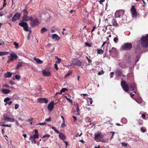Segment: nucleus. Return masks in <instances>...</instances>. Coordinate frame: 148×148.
<instances>
[{
	"label": "nucleus",
	"instance_id": "nucleus-1",
	"mask_svg": "<svg viewBox=\"0 0 148 148\" xmlns=\"http://www.w3.org/2000/svg\"><path fill=\"white\" fill-rule=\"evenodd\" d=\"M142 46L144 48L148 47V34L146 36H143L141 38Z\"/></svg>",
	"mask_w": 148,
	"mask_h": 148
},
{
	"label": "nucleus",
	"instance_id": "nucleus-2",
	"mask_svg": "<svg viewBox=\"0 0 148 148\" xmlns=\"http://www.w3.org/2000/svg\"><path fill=\"white\" fill-rule=\"evenodd\" d=\"M29 20L31 21V25L32 27H34L38 25L39 23L38 20L36 18H33L30 17H29Z\"/></svg>",
	"mask_w": 148,
	"mask_h": 148
},
{
	"label": "nucleus",
	"instance_id": "nucleus-3",
	"mask_svg": "<svg viewBox=\"0 0 148 148\" xmlns=\"http://www.w3.org/2000/svg\"><path fill=\"white\" fill-rule=\"evenodd\" d=\"M132 47V44L130 43L127 42L125 43L121 47L122 49L124 50H130Z\"/></svg>",
	"mask_w": 148,
	"mask_h": 148
},
{
	"label": "nucleus",
	"instance_id": "nucleus-4",
	"mask_svg": "<svg viewBox=\"0 0 148 148\" xmlns=\"http://www.w3.org/2000/svg\"><path fill=\"white\" fill-rule=\"evenodd\" d=\"M125 11L123 10H120L116 11L115 14V17L116 18H120L121 16L124 14Z\"/></svg>",
	"mask_w": 148,
	"mask_h": 148
},
{
	"label": "nucleus",
	"instance_id": "nucleus-5",
	"mask_svg": "<svg viewBox=\"0 0 148 148\" xmlns=\"http://www.w3.org/2000/svg\"><path fill=\"white\" fill-rule=\"evenodd\" d=\"M121 85L123 90L126 92L128 91L129 88L128 85L125 81H122L121 82Z\"/></svg>",
	"mask_w": 148,
	"mask_h": 148
},
{
	"label": "nucleus",
	"instance_id": "nucleus-6",
	"mask_svg": "<svg viewBox=\"0 0 148 148\" xmlns=\"http://www.w3.org/2000/svg\"><path fill=\"white\" fill-rule=\"evenodd\" d=\"M130 11L132 14V16L133 18H136L137 16V13L136 9L134 5H132L130 9Z\"/></svg>",
	"mask_w": 148,
	"mask_h": 148
},
{
	"label": "nucleus",
	"instance_id": "nucleus-7",
	"mask_svg": "<svg viewBox=\"0 0 148 148\" xmlns=\"http://www.w3.org/2000/svg\"><path fill=\"white\" fill-rule=\"evenodd\" d=\"M139 59V57L138 56L134 55L131 60L130 59V58H128V63H130L134 61V62H135V63H136L137 62H138V61Z\"/></svg>",
	"mask_w": 148,
	"mask_h": 148
},
{
	"label": "nucleus",
	"instance_id": "nucleus-8",
	"mask_svg": "<svg viewBox=\"0 0 148 148\" xmlns=\"http://www.w3.org/2000/svg\"><path fill=\"white\" fill-rule=\"evenodd\" d=\"M18 25L23 27V29L26 31H28V27L27 23L25 22H22L18 23Z\"/></svg>",
	"mask_w": 148,
	"mask_h": 148
},
{
	"label": "nucleus",
	"instance_id": "nucleus-9",
	"mask_svg": "<svg viewBox=\"0 0 148 148\" xmlns=\"http://www.w3.org/2000/svg\"><path fill=\"white\" fill-rule=\"evenodd\" d=\"M20 16L21 14L20 13H16L12 19V21L14 22L17 20H19Z\"/></svg>",
	"mask_w": 148,
	"mask_h": 148
},
{
	"label": "nucleus",
	"instance_id": "nucleus-10",
	"mask_svg": "<svg viewBox=\"0 0 148 148\" xmlns=\"http://www.w3.org/2000/svg\"><path fill=\"white\" fill-rule=\"evenodd\" d=\"M10 62L13 61L14 59L17 58L18 56L17 55L14 53L10 54Z\"/></svg>",
	"mask_w": 148,
	"mask_h": 148
},
{
	"label": "nucleus",
	"instance_id": "nucleus-11",
	"mask_svg": "<svg viewBox=\"0 0 148 148\" xmlns=\"http://www.w3.org/2000/svg\"><path fill=\"white\" fill-rule=\"evenodd\" d=\"M54 104L53 101H52L47 106L48 110L50 112L54 108Z\"/></svg>",
	"mask_w": 148,
	"mask_h": 148
},
{
	"label": "nucleus",
	"instance_id": "nucleus-12",
	"mask_svg": "<svg viewBox=\"0 0 148 148\" xmlns=\"http://www.w3.org/2000/svg\"><path fill=\"white\" fill-rule=\"evenodd\" d=\"M109 53L112 56H114L116 55L117 51L115 48L113 47L111 49L109 50Z\"/></svg>",
	"mask_w": 148,
	"mask_h": 148
},
{
	"label": "nucleus",
	"instance_id": "nucleus-13",
	"mask_svg": "<svg viewBox=\"0 0 148 148\" xmlns=\"http://www.w3.org/2000/svg\"><path fill=\"white\" fill-rule=\"evenodd\" d=\"M103 137V135L101 132L95 134V140L101 139Z\"/></svg>",
	"mask_w": 148,
	"mask_h": 148
},
{
	"label": "nucleus",
	"instance_id": "nucleus-14",
	"mask_svg": "<svg viewBox=\"0 0 148 148\" xmlns=\"http://www.w3.org/2000/svg\"><path fill=\"white\" fill-rule=\"evenodd\" d=\"M38 101L40 103H47L48 102V100L45 98H38L37 99Z\"/></svg>",
	"mask_w": 148,
	"mask_h": 148
},
{
	"label": "nucleus",
	"instance_id": "nucleus-15",
	"mask_svg": "<svg viewBox=\"0 0 148 148\" xmlns=\"http://www.w3.org/2000/svg\"><path fill=\"white\" fill-rule=\"evenodd\" d=\"M115 73H116L117 77L120 76L122 74V70L119 69H117L115 71Z\"/></svg>",
	"mask_w": 148,
	"mask_h": 148
},
{
	"label": "nucleus",
	"instance_id": "nucleus-16",
	"mask_svg": "<svg viewBox=\"0 0 148 148\" xmlns=\"http://www.w3.org/2000/svg\"><path fill=\"white\" fill-rule=\"evenodd\" d=\"M130 89L131 90H135L136 89V86L135 83H132L129 84Z\"/></svg>",
	"mask_w": 148,
	"mask_h": 148
},
{
	"label": "nucleus",
	"instance_id": "nucleus-17",
	"mask_svg": "<svg viewBox=\"0 0 148 148\" xmlns=\"http://www.w3.org/2000/svg\"><path fill=\"white\" fill-rule=\"evenodd\" d=\"M43 75L45 76H50L51 75V73L50 72L47 71L45 70L42 71Z\"/></svg>",
	"mask_w": 148,
	"mask_h": 148
},
{
	"label": "nucleus",
	"instance_id": "nucleus-18",
	"mask_svg": "<svg viewBox=\"0 0 148 148\" xmlns=\"http://www.w3.org/2000/svg\"><path fill=\"white\" fill-rule=\"evenodd\" d=\"M51 38L53 39H55L56 41H58L60 40V38L56 34H53L52 35Z\"/></svg>",
	"mask_w": 148,
	"mask_h": 148
},
{
	"label": "nucleus",
	"instance_id": "nucleus-19",
	"mask_svg": "<svg viewBox=\"0 0 148 148\" xmlns=\"http://www.w3.org/2000/svg\"><path fill=\"white\" fill-rule=\"evenodd\" d=\"M77 65H78L79 66H81V62L79 60H77L75 63H73L71 64V66H75Z\"/></svg>",
	"mask_w": 148,
	"mask_h": 148
},
{
	"label": "nucleus",
	"instance_id": "nucleus-20",
	"mask_svg": "<svg viewBox=\"0 0 148 148\" xmlns=\"http://www.w3.org/2000/svg\"><path fill=\"white\" fill-rule=\"evenodd\" d=\"M112 23L113 26L115 27H116L118 25V24L117 23L116 19L113 18L112 21Z\"/></svg>",
	"mask_w": 148,
	"mask_h": 148
},
{
	"label": "nucleus",
	"instance_id": "nucleus-21",
	"mask_svg": "<svg viewBox=\"0 0 148 148\" xmlns=\"http://www.w3.org/2000/svg\"><path fill=\"white\" fill-rule=\"evenodd\" d=\"M29 20V17L28 18L27 16H23L22 22L27 21Z\"/></svg>",
	"mask_w": 148,
	"mask_h": 148
},
{
	"label": "nucleus",
	"instance_id": "nucleus-22",
	"mask_svg": "<svg viewBox=\"0 0 148 148\" xmlns=\"http://www.w3.org/2000/svg\"><path fill=\"white\" fill-rule=\"evenodd\" d=\"M59 137L61 139L63 140L65 139L66 138L65 136L61 132H60L59 133Z\"/></svg>",
	"mask_w": 148,
	"mask_h": 148
},
{
	"label": "nucleus",
	"instance_id": "nucleus-23",
	"mask_svg": "<svg viewBox=\"0 0 148 148\" xmlns=\"http://www.w3.org/2000/svg\"><path fill=\"white\" fill-rule=\"evenodd\" d=\"M50 137V135L49 134H47L45 135H44L42 137V138H45L43 140L44 141H46L47 140V138L49 137Z\"/></svg>",
	"mask_w": 148,
	"mask_h": 148
},
{
	"label": "nucleus",
	"instance_id": "nucleus-24",
	"mask_svg": "<svg viewBox=\"0 0 148 148\" xmlns=\"http://www.w3.org/2000/svg\"><path fill=\"white\" fill-rule=\"evenodd\" d=\"M34 60L38 64H41L42 62V61H41L40 59L36 58H34Z\"/></svg>",
	"mask_w": 148,
	"mask_h": 148
},
{
	"label": "nucleus",
	"instance_id": "nucleus-25",
	"mask_svg": "<svg viewBox=\"0 0 148 148\" xmlns=\"http://www.w3.org/2000/svg\"><path fill=\"white\" fill-rule=\"evenodd\" d=\"M3 118V120H4L5 121H9V117H7L6 114H5L4 115Z\"/></svg>",
	"mask_w": 148,
	"mask_h": 148
},
{
	"label": "nucleus",
	"instance_id": "nucleus-26",
	"mask_svg": "<svg viewBox=\"0 0 148 148\" xmlns=\"http://www.w3.org/2000/svg\"><path fill=\"white\" fill-rule=\"evenodd\" d=\"M29 140L32 141V143H36L37 142L35 139L32 136H30L29 138Z\"/></svg>",
	"mask_w": 148,
	"mask_h": 148
},
{
	"label": "nucleus",
	"instance_id": "nucleus-27",
	"mask_svg": "<svg viewBox=\"0 0 148 148\" xmlns=\"http://www.w3.org/2000/svg\"><path fill=\"white\" fill-rule=\"evenodd\" d=\"M121 122L123 124H126L127 123V119L125 118H123L121 119Z\"/></svg>",
	"mask_w": 148,
	"mask_h": 148
},
{
	"label": "nucleus",
	"instance_id": "nucleus-28",
	"mask_svg": "<svg viewBox=\"0 0 148 148\" xmlns=\"http://www.w3.org/2000/svg\"><path fill=\"white\" fill-rule=\"evenodd\" d=\"M2 92L5 94H7L9 92V90L4 89H2Z\"/></svg>",
	"mask_w": 148,
	"mask_h": 148
},
{
	"label": "nucleus",
	"instance_id": "nucleus-29",
	"mask_svg": "<svg viewBox=\"0 0 148 148\" xmlns=\"http://www.w3.org/2000/svg\"><path fill=\"white\" fill-rule=\"evenodd\" d=\"M72 73V71H69L66 73V74L65 75L64 77V78H66L69 76Z\"/></svg>",
	"mask_w": 148,
	"mask_h": 148
},
{
	"label": "nucleus",
	"instance_id": "nucleus-30",
	"mask_svg": "<svg viewBox=\"0 0 148 148\" xmlns=\"http://www.w3.org/2000/svg\"><path fill=\"white\" fill-rule=\"evenodd\" d=\"M23 16H27L28 13L27 10L25 9L23 11Z\"/></svg>",
	"mask_w": 148,
	"mask_h": 148
},
{
	"label": "nucleus",
	"instance_id": "nucleus-31",
	"mask_svg": "<svg viewBox=\"0 0 148 148\" xmlns=\"http://www.w3.org/2000/svg\"><path fill=\"white\" fill-rule=\"evenodd\" d=\"M97 53L100 54H102L104 52V51L101 49H99L97 50Z\"/></svg>",
	"mask_w": 148,
	"mask_h": 148
},
{
	"label": "nucleus",
	"instance_id": "nucleus-32",
	"mask_svg": "<svg viewBox=\"0 0 148 148\" xmlns=\"http://www.w3.org/2000/svg\"><path fill=\"white\" fill-rule=\"evenodd\" d=\"M8 52H0V56H3L7 55L8 54Z\"/></svg>",
	"mask_w": 148,
	"mask_h": 148
},
{
	"label": "nucleus",
	"instance_id": "nucleus-33",
	"mask_svg": "<svg viewBox=\"0 0 148 148\" xmlns=\"http://www.w3.org/2000/svg\"><path fill=\"white\" fill-rule=\"evenodd\" d=\"M47 30V29L45 27H43L42 28L40 32L41 34H43L44 32H45Z\"/></svg>",
	"mask_w": 148,
	"mask_h": 148
},
{
	"label": "nucleus",
	"instance_id": "nucleus-34",
	"mask_svg": "<svg viewBox=\"0 0 148 148\" xmlns=\"http://www.w3.org/2000/svg\"><path fill=\"white\" fill-rule=\"evenodd\" d=\"M21 76L18 75H16L15 76V78H13V79L14 80L15 79H16L17 80H18L20 78Z\"/></svg>",
	"mask_w": 148,
	"mask_h": 148
},
{
	"label": "nucleus",
	"instance_id": "nucleus-35",
	"mask_svg": "<svg viewBox=\"0 0 148 148\" xmlns=\"http://www.w3.org/2000/svg\"><path fill=\"white\" fill-rule=\"evenodd\" d=\"M22 65V62H19L18 63L16 67V68L17 69L20 67H21Z\"/></svg>",
	"mask_w": 148,
	"mask_h": 148
},
{
	"label": "nucleus",
	"instance_id": "nucleus-36",
	"mask_svg": "<svg viewBox=\"0 0 148 148\" xmlns=\"http://www.w3.org/2000/svg\"><path fill=\"white\" fill-rule=\"evenodd\" d=\"M32 136V137L34 139L38 138V135L37 134H34L33 136Z\"/></svg>",
	"mask_w": 148,
	"mask_h": 148
},
{
	"label": "nucleus",
	"instance_id": "nucleus-37",
	"mask_svg": "<svg viewBox=\"0 0 148 148\" xmlns=\"http://www.w3.org/2000/svg\"><path fill=\"white\" fill-rule=\"evenodd\" d=\"M66 91H67V89L66 88H62L60 90L61 93H62V92H65Z\"/></svg>",
	"mask_w": 148,
	"mask_h": 148
},
{
	"label": "nucleus",
	"instance_id": "nucleus-38",
	"mask_svg": "<svg viewBox=\"0 0 148 148\" xmlns=\"http://www.w3.org/2000/svg\"><path fill=\"white\" fill-rule=\"evenodd\" d=\"M33 120V118H31L30 119L27 120V121L28 122H29L30 124L32 125V120Z\"/></svg>",
	"mask_w": 148,
	"mask_h": 148
},
{
	"label": "nucleus",
	"instance_id": "nucleus-39",
	"mask_svg": "<svg viewBox=\"0 0 148 148\" xmlns=\"http://www.w3.org/2000/svg\"><path fill=\"white\" fill-rule=\"evenodd\" d=\"M14 45L15 46L16 48H18V43H16L15 42H13Z\"/></svg>",
	"mask_w": 148,
	"mask_h": 148
},
{
	"label": "nucleus",
	"instance_id": "nucleus-40",
	"mask_svg": "<svg viewBox=\"0 0 148 148\" xmlns=\"http://www.w3.org/2000/svg\"><path fill=\"white\" fill-rule=\"evenodd\" d=\"M121 144L122 146L124 147H127V143H125L122 142Z\"/></svg>",
	"mask_w": 148,
	"mask_h": 148
},
{
	"label": "nucleus",
	"instance_id": "nucleus-41",
	"mask_svg": "<svg viewBox=\"0 0 148 148\" xmlns=\"http://www.w3.org/2000/svg\"><path fill=\"white\" fill-rule=\"evenodd\" d=\"M5 77H9V72H8L5 74Z\"/></svg>",
	"mask_w": 148,
	"mask_h": 148
},
{
	"label": "nucleus",
	"instance_id": "nucleus-42",
	"mask_svg": "<svg viewBox=\"0 0 148 148\" xmlns=\"http://www.w3.org/2000/svg\"><path fill=\"white\" fill-rule=\"evenodd\" d=\"M65 97L66 99V100L68 101H69L70 103H72L73 102V101L72 100L70 99L67 98V97L66 96H65Z\"/></svg>",
	"mask_w": 148,
	"mask_h": 148
},
{
	"label": "nucleus",
	"instance_id": "nucleus-43",
	"mask_svg": "<svg viewBox=\"0 0 148 148\" xmlns=\"http://www.w3.org/2000/svg\"><path fill=\"white\" fill-rule=\"evenodd\" d=\"M120 66L122 68H124L127 67L126 64H123L121 63L120 64Z\"/></svg>",
	"mask_w": 148,
	"mask_h": 148
},
{
	"label": "nucleus",
	"instance_id": "nucleus-44",
	"mask_svg": "<svg viewBox=\"0 0 148 148\" xmlns=\"http://www.w3.org/2000/svg\"><path fill=\"white\" fill-rule=\"evenodd\" d=\"M9 101V98L6 97L4 99V101L5 102H6Z\"/></svg>",
	"mask_w": 148,
	"mask_h": 148
},
{
	"label": "nucleus",
	"instance_id": "nucleus-45",
	"mask_svg": "<svg viewBox=\"0 0 148 148\" xmlns=\"http://www.w3.org/2000/svg\"><path fill=\"white\" fill-rule=\"evenodd\" d=\"M134 99L138 103H140L141 102V100L139 101L137 99Z\"/></svg>",
	"mask_w": 148,
	"mask_h": 148
},
{
	"label": "nucleus",
	"instance_id": "nucleus-46",
	"mask_svg": "<svg viewBox=\"0 0 148 148\" xmlns=\"http://www.w3.org/2000/svg\"><path fill=\"white\" fill-rule=\"evenodd\" d=\"M118 38L117 37H115L114 38V41L116 43H117L116 41L118 40Z\"/></svg>",
	"mask_w": 148,
	"mask_h": 148
},
{
	"label": "nucleus",
	"instance_id": "nucleus-47",
	"mask_svg": "<svg viewBox=\"0 0 148 148\" xmlns=\"http://www.w3.org/2000/svg\"><path fill=\"white\" fill-rule=\"evenodd\" d=\"M51 118L50 117H49V118L46 119H45V121H46V122H48L51 121Z\"/></svg>",
	"mask_w": 148,
	"mask_h": 148
},
{
	"label": "nucleus",
	"instance_id": "nucleus-48",
	"mask_svg": "<svg viewBox=\"0 0 148 148\" xmlns=\"http://www.w3.org/2000/svg\"><path fill=\"white\" fill-rule=\"evenodd\" d=\"M46 123H47L45 122H44L43 123H40L39 124H38L40 125H46Z\"/></svg>",
	"mask_w": 148,
	"mask_h": 148
},
{
	"label": "nucleus",
	"instance_id": "nucleus-49",
	"mask_svg": "<svg viewBox=\"0 0 148 148\" xmlns=\"http://www.w3.org/2000/svg\"><path fill=\"white\" fill-rule=\"evenodd\" d=\"M104 71L103 70H102V71L101 72H99L98 73V74L99 75H101L102 74H103Z\"/></svg>",
	"mask_w": 148,
	"mask_h": 148
},
{
	"label": "nucleus",
	"instance_id": "nucleus-50",
	"mask_svg": "<svg viewBox=\"0 0 148 148\" xmlns=\"http://www.w3.org/2000/svg\"><path fill=\"white\" fill-rule=\"evenodd\" d=\"M86 57L89 63H91L92 62V61L91 59L89 58L87 56H86Z\"/></svg>",
	"mask_w": 148,
	"mask_h": 148
},
{
	"label": "nucleus",
	"instance_id": "nucleus-51",
	"mask_svg": "<svg viewBox=\"0 0 148 148\" xmlns=\"http://www.w3.org/2000/svg\"><path fill=\"white\" fill-rule=\"evenodd\" d=\"M14 121H15L14 119L10 118V122H14Z\"/></svg>",
	"mask_w": 148,
	"mask_h": 148
},
{
	"label": "nucleus",
	"instance_id": "nucleus-52",
	"mask_svg": "<svg viewBox=\"0 0 148 148\" xmlns=\"http://www.w3.org/2000/svg\"><path fill=\"white\" fill-rule=\"evenodd\" d=\"M18 106H19L18 104H15V110L17 109L18 108Z\"/></svg>",
	"mask_w": 148,
	"mask_h": 148
},
{
	"label": "nucleus",
	"instance_id": "nucleus-53",
	"mask_svg": "<svg viewBox=\"0 0 148 148\" xmlns=\"http://www.w3.org/2000/svg\"><path fill=\"white\" fill-rule=\"evenodd\" d=\"M142 117L144 119H145L146 118V115L144 114H143L142 115Z\"/></svg>",
	"mask_w": 148,
	"mask_h": 148
},
{
	"label": "nucleus",
	"instance_id": "nucleus-54",
	"mask_svg": "<svg viewBox=\"0 0 148 148\" xmlns=\"http://www.w3.org/2000/svg\"><path fill=\"white\" fill-rule=\"evenodd\" d=\"M34 131L35 132L34 134L38 135V131L37 130V129L34 130Z\"/></svg>",
	"mask_w": 148,
	"mask_h": 148
},
{
	"label": "nucleus",
	"instance_id": "nucleus-55",
	"mask_svg": "<svg viewBox=\"0 0 148 148\" xmlns=\"http://www.w3.org/2000/svg\"><path fill=\"white\" fill-rule=\"evenodd\" d=\"M79 108L78 107H77V108L76 109V111L77 112H78V113H77V114H79Z\"/></svg>",
	"mask_w": 148,
	"mask_h": 148
},
{
	"label": "nucleus",
	"instance_id": "nucleus-56",
	"mask_svg": "<svg viewBox=\"0 0 148 148\" xmlns=\"http://www.w3.org/2000/svg\"><path fill=\"white\" fill-rule=\"evenodd\" d=\"M13 97L15 98L16 99H17L18 98V97L17 96V95H15L13 96Z\"/></svg>",
	"mask_w": 148,
	"mask_h": 148
},
{
	"label": "nucleus",
	"instance_id": "nucleus-57",
	"mask_svg": "<svg viewBox=\"0 0 148 148\" xmlns=\"http://www.w3.org/2000/svg\"><path fill=\"white\" fill-rule=\"evenodd\" d=\"M10 84L11 85L15 84V83L13 81L10 80Z\"/></svg>",
	"mask_w": 148,
	"mask_h": 148
},
{
	"label": "nucleus",
	"instance_id": "nucleus-58",
	"mask_svg": "<svg viewBox=\"0 0 148 148\" xmlns=\"http://www.w3.org/2000/svg\"><path fill=\"white\" fill-rule=\"evenodd\" d=\"M140 130L141 131L143 132H145V130L143 129V127H141L140 128Z\"/></svg>",
	"mask_w": 148,
	"mask_h": 148
},
{
	"label": "nucleus",
	"instance_id": "nucleus-59",
	"mask_svg": "<svg viewBox=\"0 0 148 148\" xmlns=\"http://www.w3.org/2000/svg\"><path fill=\"white\" fill-rule=\"evenodd\" d=\"M1 126H3V127L6 126L8 127H9V125L7 124H3L1 125Z\"/></svg>",
	"mask_w": 148,
	"mask_h": 148
},
{
	"label": "nucleus",
	"instance_id": "nucleus-60",
	"mask_svg": "<svg viewBox=\"0 0 148 148\" xmlns=\"http://www.w3.org/2000/svg\"><path fill=\"white\" fill-rule=\"evenodd\" d=\"M54 66L55 69H56V70H58V69L57 67V65L56 64H55L54 65Z\"/></svg>",
	"mask_w": 148,
	"mask_h": 148
},
{
	"label": "nucleus",
	"instance_id": "nucleus-61",
	"mask_svg": "<svg viewBox=\"0 0 148 148\" xmlns=\"http://www.w3.org/2000/svg\"><path fill=\"white\" fill-rule=\"evenodd\" d=\"M15 123L16 125H17V126H18L19 125V124L18 121L17 120L15 121Z\"/></svg>",
	"mask_w": 148,
	"mask_h": 148
},
{
	"label": "nucleus",
	"instance_id": "nucleus-62",
	"mask_svg": "<svg viewBox=\"0 0 148 148\" xmlns=\"http://www.w3.org/2000/svg\"><path fill=\"white\" fill-rule=\"evenodd\" d=\"M89 99L90 100V104H92V101H93L92 100V99L91 98H89Z\"/></svg>",
	"mask_w": 148,
	"mask_h": 148
},
{
	"label": "nucleus",
	"instance_id": "nucleus-63",
	"mask_svg": "<svg viewBox=\"0 0 148 148\" xmlns=\"http://www.w3.org/2000/svg\"><path fill=\"white\" fill-rule=\"evenodd\" d=\"M30 37H31L30 35V33H29V34H28V36H27V39H28L29 40L30 39Z\"/></svg>",
	"mask_w": 148,
	"mask_h": 148
},
{
	"label": "nucleus",
	"instance_id": "nucleus-64",
	"mask_svg": "<svg viewBox=\"0 0 148 148\" xmlns=\"http://www.w3.org/2000/svg\"><path fill=\"white\" fill-rule=\"evenodd\" d=\"M55 132H56L57 134H59L60 133L59 131L57 129H56L55 130H54Z\"/></svg>",
	"mask_w": 148,
	"mask_h": 148
}]
</instances>
